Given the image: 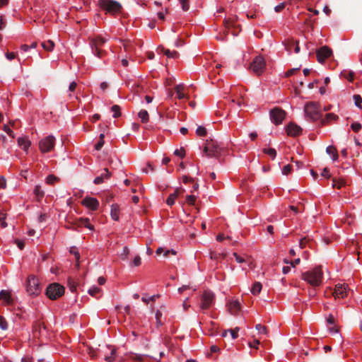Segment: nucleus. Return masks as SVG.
I'll list each match as a JSON object with an SVG mask.
<instances>
[{"instance_id": "obj_1", "label": "nucleus", "mask_w": 362, "mask_h": 362, "mask_svg": "<svg viewBox=\"0 0 362 362\" xmlns=\"http://www.w3.org/2000/svg\"><path fill=\"white\" fill-rule=\"evenodd\" d=\"M301 278L313 287L319 286L323 279L322 267L319 266L302 273Z\"/></svg>"}, {"instance_id": "obj_2", "label": "nucleus", "mask_w": 362, "mask_h": 362, "mask_svg": "<svg viewBox=\"0 0 362 362\" xmlns=\"http://www.w3.org/2000/svg\"><path fill=\"white\" fill-rule=\"evenodd\" d=\"M89 39L92 53L97 57L102 58L105 52L100 48L108 40V38L101 35H96L89 37Z\"/></svg>"}, {"instance_id": "obj_3", "label": "nucleus", "mask_w": 362, "mask_h": 362, "mask_svg": "<svg viewBox=\"0 0 362 362\" xmlns=\"http://www.w3.org/2000/svg\"><path fill=\"white\" fill-rule=\"evenodd\" d=\"M304 112L308 119L315 121L320 119L322 112L319 105L314 102H309L305 105Z\"/></svg>"}, {"instance_id": "obj_4", "label": "nucleus", "mask_w": 362, "mask_h": 362, "mask_svg": "<svg viewBox=\"0 0 362 362\" xmlns=\"http://www.w3.org/2000/svg\"><path fill=\"white\" fill-rule=\"evenodd\" d=\"M98 6L101 9L111 14H116L121 11L122 5L115 0H99Z\"/></svg>"}, {"instance_id": "obj_5", "label": "nucleus", "mask_w": 362, "mask_h": 362, "mask_svg": "<svg viewBox=\"0 0 362 362\" xmlns=\"http://www.w3.org/2000/svg\"><path fill=\"white\" fill-rule=\"evenodd\" d=\"M221 149L222 147L217 141L209 139L206 141L204 153L206 156L217 157L220 155Z\"/></svg>"}, {"instance_id": "obj_6", "label": "nucleus", "mask_w": 362, "mask_h": 362, "mask_svg": "<svg viewBox=\"0 0 362 362\" xmlns=\"http://www.w3.org/2000/svg\"><path fill=\"white\" fill-rule=\"evenodd\" d=\"M64 293V287L58 283L49 284L46 289L47 296L52 300L61 297Z\"/></svg>"}, {"instance_id": "obj_7", "label": "nucleus", "mask_w": 362, "mask_h": 362, "mask_svg": "<svg viewBox=\"0 0 362 362\" xmlns=\"http://www.w3.org/2000/svg\"><path fill=\"white\" fill-rule=\"evenodd\" d=\"M27 292L31 296H37L41 292V287L38 279L34 275L28 277L26 283Z\"/></svg>"}, {"instance_id": "obj_8", "label": "nucleus", "mask_w": 362, "mask_h": 362, "mask_svg": "<svg viewBox=\"0 0 362 362\" xmlns=\"http://www.w3.org/2000/svg\"><path fill=\"white\" fill-rule=\"evenodd\" d=\"M215 296L214 294L209 291H204L202 296H201V303H200V308L202 310H206L210 308L212 305L214 303Z\"/></svg>"}, {"instance_id": "obj_9", "label": "nucleus", "mask_w": 362, "mask_h": 362, "mask_svg": "<svg viewBox=\"0 0 362 362\" xmlns=\"http://www.w3.org/2000/svg\"><path fill=\"white\" fill-rule=\"evenodd\" d=\"M55 145V138L52 135H49L42 139L39 142V148L43 153L51 151Z\"/></svg>"}, {"instance_id": "obj_10", "label": "nucleus", "mask_w": 362, "mask_h": 362, "mask_svg": "<svg viewBox=\"0 0 362 362\" xmlns=\"http://www.w3.org/2000/svg\"><path fill=\"white\" fill-rule=\"evenodd\" d=\"M265 60L261 56L256 57L252 61L250 69L257 75L262 74L265 69Z\"/></svg>"}, {"instance_id": "obj_11", "label": "nucleus", "mask_w": 362, "mask_h": 362, "mask_svg": "<svg viewBox=\"0 0 362 362\" xmlns=\"http://www.w3.org/2000/svg\"><path fill=\"white\" fill-rule=\"evenodd\" d=\"M269 115L272 122L276 125H279L281 124L284 119L286 112L281 108L276 107L270 111Z\"/></svg>"}, {"instance_id": "obj_12", "label": "nucleus", "mask_w": 362, "mask_h": 362, "mask_svg": "<svg viewBox=\"0 0 362 362\" xmlns=\"http://www.w3.org/2000/svg\"><path fill=\"white\" fill-rule=\"evenodd\" d=\"M349 289L346 284H338L336 285L332 295L335 298H344L348 296Z\"/></svg>"}, {"instance_id": "obj_13", "label": "nucleus", "mask_w": 362, "mask_h": 362, "mask_svg": "<svg viewBox=\"0 0 362 362\" xmlns=\"http://www.w3.org/2000/svg\"><path fill=\"white\" fill-rule=\"evenodd\" d=\"M332 54V51L327 46H323L317 52V58L319 62L323 63Z\"/></svg>"}, {"instance_id": "obj_14", "label": "nucleus", "mask_w": 362, "mask_h": 362, "mask_svg": "<svg viewBox=\"0 0 362 362\" xmlns=\"http://www.w3.org/2000/svg\"><path fill=\"white\" fill-rule=\"evenodd\" d=\"M82 205L86 206V208L95 211L97 210L99 206V202L95 197H85L82 202Z\"/></svg>"}, {"instance_id": "obj_15", "label": "nucleus", "mask_w": 362, "mask_h": 362, "mask_svg": "<svg viewBox=\"0 0 362 362\" xmlns=\"http://www.w3.org/2000/svg\"><path fill=\"white\" fill-rule=\"evenodd\" d=\"M175 91L177 95V98L179 100L189 99V96L185 90V86L184 83H180L175 87Z\"/></svg>"}, {"instance_id": "obj_16", "label": "nucleus", "mask_w": 362, "mask_h": 362, "mask_svg": "<svg viewBox=\"0 0 362 362\" xmlns=\"http://www.w3.org/2000/svg\"><path fill=\"white\" fill-rule=\"evenodd\" d=\"M301 131L302 129L299 126L293 123H290L286 128V132L288 135L292 136H298V134H300Z\"/></svg>"}, {"instance_id": "obj_17", "label": "nucleus", "mask_w": 362, "mask_h": 362, "mask_svg": "<svg viewBox=\"0 0 362 362\" xmlns=\"http://www.w3.org/2000/svg\"><path fill=\"white\" fill-rule=\"evenodd\" d=\"M110 176H111V174L109 172L108 169L105 168L104 172L100 176L96 177L94 179L93 182L95 185H100L104 182V180L109 179L110 177Z\"/></svg>"}, {"instance_id": "obj_18", "label": "nucleus", "mask_w": 362, "mask_h": 362, "mask_svg": "<svg viewBox=\"0 0 362 362\" xmlns=\"http://www.w3.org/2000/svg\"><path fill=\"white\" fill-rule=\"evenodd\" d=\"M240 303L238 300H232L228 304V310L233 315L237 314L240 310Z\"/></svg>"}, {"instance_id": "obj_19", "label": "nucleus", "mask_w": 362, "mask_h": 362, "mask_svg": "<svg viewBox=\"0 0 362 362\" xmlns=\"http://www.w3.org/2000/svg\"><path fill=\"white\" fill-rule=\"evenodd\" d=\"M18 145L25 152L30 146V141L25 137H19L17 140Z\"/></svg>"}, {"instance_id": "obj_20", "label": "nucleus", "mask_w": 362, "mask_h": 362, "mask_svg": "<svg viewBox=\"0 0 362 362\" xmlns=\"http://www.w3.org/2000/svg\"><path fill=\"white\" fill-rule=\"evenodd\" d=\"M76 225L78 226V227H81V226H84L87 228H88L89 230H93L94 229V227L93 225H91L90 223H89V219L87 218H81L78 220H76Z\"/></svg>"}, {"instance_id": "obj_21", "label": "nucleus", "mask_w": 362, "mask_h": 362, "mask_svg": "<svg viewBox=\"0 0 362 362\" xmlns=\"http://www.w3.org/2000/svg\"><path fill=\"white\" fill-rule=\"evenodd\" d=\"M341 221L343 223H346L349 226L354 224L355 221V215L351 212L346 211L343 218H341Z\"/></svg>"}, {"instance_id": "obj_22", "label": "nucleus", "mask_w": 362, "mask_h": 362, "mask_svg": "<svg viewBox=\"0 0 362 362\" xmlns=\"http://www.w3.org/2000/svg\"><path fill=\"white\" fill-rule=\"evenodd\" d=\"M110 216L114 221H118L119 218V206L117 204L111 206Z\"/></svg>"}, {"instance_id": "obj_23", "label": "nucleus", "mask_w": 362, "mask_h": 362, "mask_svg": "<svg viewBox=\"0 0 362 362\" xmlns=\"http://www.w3.org/2000/svg\"><path fill=\"white\" fill-rule=\"evenodd\" d=\"M180 192L181 189H177L173 193L170 194L166 200L167 204L169 206L173 205L175 202V199L180 194Z\"/></svg>"}, {"instance_id": "obj_24", "label": "nucleus", "mask_w": 362, "mask_h": 362, "mask_svg": "<svg viewBox=\"0 0 362 362\" xmlns=\"http://www.w3.org/2000/svg\"><path fill=\"white\" fill-rule=\"evenodd\" d=\"M326 152L327 154L332 156L333 161H335L338 159V153L336 148L333 146H329L326 148Z\"/></svg>"}, {"instance_id": "obj_25", "label": "nucleus", "mask_w": 362, "mask_h": 362, "mask_svg": "<svg viewBox=\"0 0 362 362\" xmlns=\"http://www.w3.org/2000/svg\"><path fill=\"white\" fill-rule=\"evenodd\" d=\"M138 116H139V119H141V122L146 123L148 122L149 116H148V113L146 110H140L138 114Z\"/></svg>"}, {"instance_id": "obj_26", "label": "nucleus", "mask_w": 362, "mask_h": 362, "mask_svg": "<svg viewBox=\"0 0 362 362\" xmlns=\"http://www.w3.org/2000/svg\"><path fill=\"white\" fill-rule=\"evenodd\" d=\"M261 290H262L261 283L255 282L251 288V292L253 295H257L260 293Z\"/></svg>"}, {"instance_id": "obj_27", "label": "nucleus", "mask_w": 362, "mask_h": 362, "mask_svg": "<svg viewBox=\"0 0 362 362\" xmlns=\"http://www.w3.org/2000/svg\"><path fill=\"white\" fill-rule=\"evenodd\" d=\"M100 292H101V289L95 286L90 287L88 291V293L90 296L95 297V298H98V294H99Z\"/></svg>"}, {"instance_id": "obj_28", "label": "nucleus", "mask_w": 362, "mask_h": 362, "mask_svg": "<svg viewBox=\"0 0 362 362\" xmlns=\"http://www.w3.org/2000/svg\"><path fill=\"white\" fill-rule=\"evenodd\" d=\"M42 47L47 51H52L54 44L52 40H47L42 43Z\"/></svg>"}, {"instance_id": "obj_29", "label": "nucleus", "mask_w": 362, "mask_h": 362, "mask_svg": "<svg viewBox=\"0 0 362 362\" xmlns=\"http://www.w3.org/2000/svg\"><path fill=\"white\" fill-rule=\"evenodd\" d=\"M34 194L37 197L38 199H41L44 196V192L41 189V187L40 185H36L34 189Z\"/></svg>"}, {"instance_id": "obj_30", "label": "nucleus", "mask_w": 362, "mask_h": 362, "mask_svg": "<svg viewBox=\"0 0 362 362\" xmlns=\"http://www.w3.org/2000/svg\"><path fill=\"white\" fill-rule=\"evenodd\" d=\"M256 329L258 331L259 334L267 335V327L261 324H257L255 326Z\"/></svg>"}, {"instance_id": "obj_31", "label": "nucleus", "mask_w": 362, "mask_h": 362, "mask_svg": "<svg viewBox=\"0 0 362 362\" xmlns=\"http://www.w3.org/2000/svg\"><path fill=\"white\" fill-rule=\"evenodd\" d=\"M10 298H11V296L8 291L2 290L0 292V299L4 300L6 303H9Z\"/></svg>"}, {"instance_id": "obj_32", "label": "nucleus", "mask_w": 362, "mask_h": 362, "mask_svg": "<svg viewBox=\"0 0 362 362\" xmlns=\"http://www.w3.org/2000/svg\"><path fill=\"white\" fill-rule=\"evenodd\" d=\"M263 152L269 156L272 159L276 158V151L274 148H264Z\"/></svg>"}, {"instance_id": "obj_33", "label": "nucleus", "mask_w": 362, "mask_h": 362, "mask_svg": "<svg viewBox=\"0 0 362 362\" xmlns=\"http://www.w3.org/2000/svg\"><path fill=\"white\" fill-rule=\"evenodd\" d=\"M111 111L113 112L112 116L114 117H118L120 116V107L119 105H115L111 107Z\"/></svg>"}, {"instance_id": "obj_34", "label": "nucleus", "mask_w": 362, "mask_h": 362, "mask_svg": "<svg viewBox=\"0 0 362 362\" xmlns=\"http://www.w3.org/2000/svg\"><path fill=\"white\" fill-rule=\"evenodd\" d=\"M103 145H104V134H100V139L98 141V143L95 144V148L97 151H99V150L101 149V148L103 146Z\"/></svg>"}, {"instance_id": "obj_35", "label": "nucleus", "mask_w": 362, "mask_h": 362, "mask_svg": "<svg viewBox=\"0 0 362 362\" xmlns=\"http://www.w3.org/2000/svg\"><path fill=\"white\" fill-rule=\"evenodd\" d=\"M196 134L200 136H206V129L203 126H199L196 130Z\"/></svg>"}, {"instance_id": "obj_36", "label": "nucleus", "mask_w": 362, "mask_h": 362, "mask_svg": "<svg viewBox=\"0 0 362 362\" xmlns=\"http://www.w3.org/2000/svg\"><path fill=\"white\" fill-rule=\"evenodd\" d=\"M338 118V116L334 113H327L325 115V122H329L332 120H336Z\"/></svg>"}, {"instance_id": "obj_37", "label": "nucleus", "mask_w": 362, "mask_h": 362, "mask_svg": "<svg viewBox=\"0 0 362 362\" xmlns=\"http://www.w3.org/2000/svg\"><path fill=\"white\" fill-rule=\"evenodd\" d=\"M165 54L170 58H177L178 57V52L176 51H170V49L165 50Z\"/></svg>"}, {"instance_id": "obj_38", "label": "nucleus", "mask_w": 362, "mask_h": 362, "mask_svg": "<svg viewBox=\"0 0 362 362\" xmlns=\"http://www.w3.org/2000/svg\"><path fill=\"white\" fill-rule=\"evenodd\" d=\"M58 177L53 175H49L46 178V182L49 185H53L58 180Z\"/></svg>"}, {"instance_id": "obj_39", "label": "nucleus", "mask_w": 362, "mask_h": 362, "mask_svg": "<svg viewBox=\"0 0 362 362\" xmlns=\"http://www.w3.org/2000/svg\"><path fill=\"white\" fill-rule=\"evenodd\" d=\"M0 327L3 330H6L8 329V323L6 319L0 315Z\"/></svg>"}, {"instance_id": "obj_40", "label": "nucleus", "mask_w": 362, "mask_h": 362, "mask_svg": "<svg viewBox=\"0 0 362 362\" xmlns=\"http://www.w3.org/2000/svg\"><path fill=\"white\" fill-rule=\"evenodd\" d=\"M158 295H153L152 296H144L142 298H141V300L143 302L146 303H148L150 301H153L155 300V299L156 298H158Z\"/></svg>"}, {"instance_id": "obj_41", "label": "nucleus", "mask_w": 362, "mask_h": 362, "mask_svg": "<svg viewBox=\"0 0 362 362\" xmlns=\"http://www.w3.org/2000/svg\"><path fill=\"white\" fill-rule=\"evenodd\" d=\"M354 100L356 106L361 108L362 98L359 95H354Z\"/></svg>"}, {"instance_id": "obj_42", "label": "nucleus", "mask_w": 362, "mask_h": 362, "mask_svg": "<svg viewBox=\"0 0 362 362\" xmlns=\"http://www.w3.org/2000/svg\"><path fill=\"white\" fill-rule=\"evenodd\" d=\"M179 1L182 6V8L183 9V11H187L189 10V5L188 0H179Z\"/></svg>"}, {"instance_id": "obj_43", "label": "nucleus", "mask_w": 362, "mask_h": 362, "mask_svg": "<svg viewBox=\"0 0 362 362\" xmlns=\"http://www.w3.org/2000/svg\"><path fill=\"white\" fill-rule=\"evenodd\" d=\"M129 252V248H128L127 246L124 247H123V249H122V253L120 254V257H121V258H122L123 260L127 259V255H128Z\"/></svg>"}, {"instance_id": "obj_44", "label": "nucleus", "mask_w": 362, "mask_h": 362, "mask_svg": "<svg viewBox=\"0 0 362 362\" xmlns=\"http://www.w3.org/2000/svg\"><path fill=\"white\" fill-rule=\"evenodd\" d=\"M4 132H6L7 133V134L8 136H10L11 138H14L15 137V135L13 132V131L11 130V129L10 128V126L9 125H6L5 124L4 126Z\"/></svg>"}, {"instance_id": "obj_45", "label": "nucleus", "mask_w": 362, "mask_h": 362, "mask_svg": "<svg viewBox=\"0 0 362 362\" xmlns=\"http://www.w3.org/2000/svg\"><path fill=\"white\" fill-rule=\"evenodd\" d=\"M168 13V8H165L163 9V11L158 12L157 13V16H158L159 19L163 21L165 19V15L166 13Z\"/></svg>"}, {"instance_id": "obj_46", "label": "nucleus", "mask_w": 362, "mask_h": 362, "mask_svg": "<svg viewBox=\"0 0 362 362\" xmlns=\"http://www.w3.org/2000/svg\"><path fill=\"white\" fill-rule=\"evenodd\" d=\"M351 127L353 129V131L358 132L361 129V124L358 122H354L351 124Z\"/></svg>"}, {"instance_id": "obj_47", "label": "nucleus", "mask_w": 362, "mask_h": 362, "mask_svg": "<svg viewBox=\"0 0 362 362\" xmlns=\"http://www.w3.org/2000/svg\"><path fill=\"white\" fill-rule=\"evenodd\" d=\"M174 154L177 156H179L180 158H183L185 156V151L184 150V148H180L179 149H176L175 151H174Z\"/></svg>"}, {"instance_id": "obj_48", "label": "nucleus", "mask_w": 362, "mask_h": 362, "mask_svg": "<svg viewBox=\"0 0 362 362\" xmlns=\"http://www.w3.org/2000/svg\"><path fill=\"white\" fill-rule=\"evenodd\" d=\"M195 201H196V197L194 195H188L186 197L187 203L190 205L194 204Z\"/></svg>"}, {"instance_id": "obj_49", "label": "nucleus", "mask_w": 362, "mask_h": 362, "mask_svg": "<svg viewBox=\"0 0 362 362\" xmlns=\"http://www.w3.org/2000/svg\"><path fill=\"white\" fill-rule=\"evenodd\" d=\"M239 328L238 327H236L235 329H230L229 330V332L231 334V337L233 339H235L236 338H238V331H239Z\"/></svg>"}, {"instance_id": "obj_50", "label": "nucleus", "mask_w": 362, "mask_h": 362, "mask_svg": "<svg viewBox=\"0 0 362 362\" xmlns=\"http://www.w3.org/2000/svg\"><path fill=\"white\" fill-rule=\"evenodd\" d=\"M115 354V349H112L111 351V354L110 356H105V360L107 361V362H113L114 360H115V357H114V355Z\"/></svg>"}, {"instance_id": "obj_51", "label": "nucleus", "mask_w": 362, "mask_h": 362, "mask_svg": "<svg viewBox=\"0 0 362 362\" xmlns=\"http://www.w3.org/2000/svg\"><path fill=\"white\" fill-rule=\"evenodd\" d=\"M209 255L211 259H218L219 257L222 256V254L218 253L214 251H211Z\"/></svg>"}, {"instance_id": "obj_52", "label": "nucleus", "mask_w": 362, "mask_h": 362, "mask_svg": "<svg viewBox=\"0 0 362 362\" xmlns=\"http://www.w3.org/2000/svg\"><path fill=\"white\" fill-rule=\"evenodd\" d=\"M300 262V258L296 259L294 261H288L287 259H284V262L286 264H290L291 267H294L296 265L298 264Z\"/></svg>"}, {"instance_id": "obj_53", "label": "nucleus", "mask_w": 362, "mask_h": 362, "mask_svg": "<svg viewBox=\"0 0 362 362\" xmlns=\"http://www.w3.org/2000/svg\"><path fill=\"white\" fill-rule=\"evenodd\" d=\"M0 225L2 228H6L7 226V223L6 222V216L4 214H0Z\"/></svg>"}, {"instance_id": "obj_54", "label": "nucleus", "mask_w": 362, "mask_h": 362, "mask_svg": "<svg viewBox=\"0 0 362 362\" xmlns=\"http://www.w3.org/2000/svg\"><path fill=\"white\" fill-rule=\"evenodd\" d=\"M291 168L292 167L290 165H285L282 169V173L285 175H288L291 171Z\"/></svg>"}, {"instance_id": "obj_55", "label": "nucleus", "mask_w": 362, "mask_h": 362, "mask_svg": "<svg viewBox=\"0 0 362 362\" xmlns=\"http://www.w3.org/2000/svg\"><path fill=\"white\" fill-rule=\"evenodd\" d=\"M141 257L139 255L134 257L132 262V265L138 267L141 264Z\"/></svg>"}, {"instance_id": "obj_56", "label": "nucleus", "mask_w": 362, "mask_h": 362, "mask_svg": "<svg viewBox=\"0 0 362 362\" xmlns=\"http://www.w3.org/2000/svg\"><path fill=\"white\" fill-rule=\"evenodd\" d=\"M344 185V182L342 181H337L336 180H333L332 187L341 188Z\"/></svg>"}, {"instance_id": "obj_57", "label": "nucleus", "mask_w": 362, "mask_h": 362, "mask_svg": "<svg viewBox=\"0 0 362 362\" xmlns=\"http://www.w3.org/2000/svg\"><path fill=\"white\" fill-rule=\"evenodd\" d=\"M233 255L234 256L237 262L243 263L245 262V259L243 257L239 256L236 252H234Z\"/></svg>"}, {"instance_id": "obj_58", "label": "nucleus", "mask_w": 362, "mask_h": 362, "mask_svg": "<svg viewBox=\"0 0 362 362\" xmlns=\"http://www.w3.org/2000/svg\"><path fill=\"white\" fill-rule=\"evenodd\" d=\"M285 4L281 3L279 5L276 6L274 8V11L276 12H281L285 8Z\"/></svg>"}, {"instance_id": "obj_59", "label": "nucleus", "mask_w": 362, "mask_h": 362, "mask_svg": "<svg viewBox=\"0 0 362 362\" xmlns=\"http://www.w3.org/2000/svg\"><path fill=\"white\" fill-rule=\"evenodd\" d=\"M259 344V341L258 339H255L253 341V342H250L249 343V346L251 347V348H255V349H257L258 348V346Z\"/></svg>"}, {"instance_id": "obj_60", "label": "nucleus", "mask_w": 362, "mask_h": 362, "mask_svg": "<svg viewBox=\"0 0 362 362\" xmlns=\"http://www.w3.org/2000/svg\"><path fill=\"white\" fill-rule=\"evenodd\" d=\"M298 70V69H289L284 74V76H285V77H289V76H292L294 74V72Z\"/></svg>"}, {"instance_id": "obj_61", "label": "nucleus", "mask_w": 362, "mask_h": 362, "mask_svg": "<svg viewBox=\"0 0 362 362\" xmlns=\"http://www.w3.org/2000/svg\"><path fill=\"white\" fill-rule=\"evenodd\" d=\"M6 187V182L4 177H0V188L5 189Z\"/></svg>"}, {"instance_id": "obj_62", "label": "nucleus", "mask_w": 362, "mask_h": 362, "mask_svg": "<svg viewBox=\"0 0 362 362\" xmlns=\"http://www.w3.org/2000/svg\"><path fill=\"white\" fill-rule=\"evenodd\" d=\"M76 83L75 81H73L70 83L69 86V92L72 93L76 90Z\"/></svg>"}, {"instance_id": "obj_63", "label": "nucleus", "mask_w": 362, "mask_h": 362, "mask_svg": "<svg viewBox=\"0 0 362 362\" xmlns=\"http://www.w3.org/2000/svg\"><path fill=\"white\" fill-rule=\"evenodd\" d=\"M16 54L14 52H7L6 54V57L8 59V60H12L13 59L16 58Z\"/></svg>"}, {"instance_id": "obj_64", "label": "nucleus", "mask_w": 362, "mask_h": 362, "mask_svg": "<svg viewBox=\"0 0 362 362\" xmlns=\"http://www.w3.org/2000/svg\"><path fill=\"white\" fill-rule=\"evenodd\" d=\"M322 175L327 178H329L330 177V174L329 173V170L327 168L323 169L322 172Z\"/></svg>"}]
</instances>
